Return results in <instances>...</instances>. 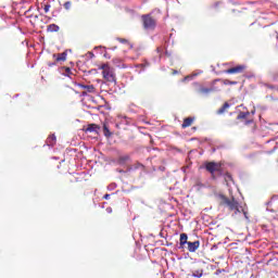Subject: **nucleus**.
Listing matches in <instances>:
<instances>
[{
    "mask_svg": "<svg viewBox=\"0 0 278 278\" xmlns=\"http://www.w3.org/2000/svg\"><path fill=\"white\" fill-rule=\"evenodd\" d=\"M62 73L70 77V75H73V72H71L70 67H62Z\"/></svg>",
    "mask_w": 278,
    "mask_h": 278,
    "instance_id": "4be33fe9",
    "label": "nucleus"
},
{
    "mask_svg": "<svg viewBox=\"0 0 278 278\" xmlns=\"http://www.w3.org/2000/svg\"><path fill=\"white\" fill-rule=\"evenodd\" d=\"M230 108V104L229 103H224L223 106L217 110V114L218 115H222V114H225L227 110H229Z\"/></svg>",
    "mask_w": 278,
    "mask_h": 278,
    "instance_id": "dca6fc26",
    "label": "nucleus"
},
{
    "mask_svg": "<svg viewBox=\"0 0 278 278\" xmlns=\"http://www.w3.org/2000/svg\"><path fill=\"white\" fill-rule=\"evenodd\" d=\"M138 167H144L143 165H141V164H138Z\"/></svg>",
    "mask_w": 278,
    "mask_h": 278,
    "instance_id": "c756f323",
    "label": "nucleus"
},
{
    "mask_svg": "<svg viewBox=\"0 0 278 278\" xmlns=\"http://www.w3.org/2000/svg\"><path fill=\"white\" fill-rule=\"evenodd\" d=\"M194 117H186L181 124V128L186 129L187 127H191V125L194 123Z\"/></svg>",
    "mask_w": 278,
    "mask_h": 278,
    "instance_id": "9b49d317",
    "label": "nucleus"
},
{
    "mask_svg": "<svg viewBox=\"0 0 278 278\" xmlns=\"http://www.w3.org/2000/svg\"><path fill=\"white\" fill-rule=\"evenodd\" d=\"M269 89H273V86H268Z\"/></svg>",
    "mask_w": 278,
    "mask_h": 278,
    "instance_id": "7c9ffc66",
    "label": "nucleus"
},
{
    "mask_svg": "<svg viewBox=\"0 0 278 278\" xmlns=\"http://www.w3.org/2000/svg\"><path fill=\"white\" fill-rule=\"evenodd\" d=\"M51 10V4H43V12L48 13Z\"/></svg>",
    "mask_w": 278,
    "mask_h": 278,
    "instance_id": "b1692460",
    "label": "nucleus"
},
{
    "mask_svg": "<svg viewBox=\"0 0 278 278\" xmlns=\"http://www.w3.org/2000/svg\"><path fill=\"white\" fill-rule=\"evenodd\" d=\"M98 70L101 71L102 78L104 81H108L110 84H116L117 78L115 68L111 67L109 63H103L99 65Z\"/></svg>",
    "mask_w": 278,
    "mask_h": 278,
    "instance_id": "f03ea898",
    "label": "nucleus"
},
{
    "mask_svg": "<svg viewBox=\"0 0 278 278\" xmlns=\"http://www.w3.org/2000/svg\"><path fill=\"white\" fill-rule=\"evenodd\" d=\"M179 241V249H184L186 244L190 243V241H188V235L186 232L180 233Z\"/></svg>",
    "mask_w": 278,
    "mask_h": 278,
    "instance_id": "1a4fd4ad",
    "label": "nucleus"
},
{
    "mask_svg": "<svg viewBox=\"0 0 278 278\" xmlns=\"http://www.w3.org/2000/svg\"><path fill=\"white\" fill-rule=\"evenodd\" d=\"M222 83L226 86L230 85V86H236L238 85V81H231L229 79H223Z\"/></svg>",
    "mask_w": 278,
    "mask_h": 278,
    "instance_id": "412c9836",
    "label": "nucleus"
},
{
    "mask_svg": "<svg viewBox=\"0 0 278 278\" xmlns=\"http://www.w3.org/2000/svg\"><path fill=\"white\" fill-rule=\"evenodd\" d=\"M52 58L54 59V61L56 63L65 62L66 58H67V53L66 52H62V53H59V54H53Z\"/></svg>",
    "mask_w": 278,
    "mask_h": 278,
    "instance_id": "9d476101",
    "label": "nucleus"
},
{
    "mask_svg": "<svg viewBox=\"0 0 278 278\" xmlns=\"http://www.w3.org/2000/svg\"><path fill=\"white\" fill-rule=\"evenodd\" d=\"M200 248V241L187 242V251L190 253H195Z\"/></svg>",
    "mask_w": 278,
    "mask_h": 278,
    "instance_id": "6e6552de",
    "label": "nucleus"
},
{
    "mask_svg": "<svg viewBox=\"0 0 278 278\" xmlns=\"http://www.w3.org/2000/svg\"><path fill=\"white\" fill-rule=\"evenodd\" d=\"M141 25L144 31H154L157 27V20L153 12L141 15Z\"/></svg>",
    "mask_w": 278,
    "mask_h": 278,
    "instance_id": "7ed1b4c3",
    "label": "nucleus"
},
{
    "mask_svg": "<svg viewBox=\"0 0 278 278\" xmlns=\"http://www.w3.org/2000/svg\"><path fill=\"white\" fill-rule=\"evenodd\" d=\"M202 275H203V269L202 268H198L197 270H194L192 273V277H194V278H201Z\"/></svg>",
    "mask_w": 278,
    "mask_h": 278,
    "instance_id": "a211bd4d",
    "label": "nucleus"
},
{
    "mask_svg": "<svg viewBox=\"0 0 278 278\" xmlns=\"http://www.w3.org/2000/svg\"><path fill=\"white\" fill-rule=\"evenodd\" d=\"M247 70L244 65H237L225 71L226 74H241Z\"/></svg>",
    "mask_w": 278,
    "mask_h": 278,
    "instance_id": "0eeeda50",
    "label": "nucleus"
},
{
    "mask_svg": "<svg viewBox=\"0 0 278 278\" xmlns=\"http://www.w3.org/2000/svg\"><path fill=\"white\" fill-rule=\"evenodd\" d=\"M103 200H104V201H109V200H110V194L103 195Z\"/></svg>",
    "mask_w": 278,
    "mask_h": 278,
    "instance_id": "a878e982",
    "label": "nucleus"
},
{
    "mask_svg": "<svg viewBox=\"0 0 278 278\" xmlns=\"http://www.w3.org/2000/svg\"><path fill=\"white\" fill-rule=\"evenodd\" d=\"M48 33H58L60 27L56 24H50L47 27Z\"/></svg>",
    "mask_w": 278,
    "mask_h": 278,
    "instance_id": "4468645a",
    "label": "nucleus"
},
{
    "mask_svg": "<svg viewBox=\"0 0 278 278\" xmlns=\"http://www.w3.org/2000/svg\"><path fill=\"white\" fill-rule=\"evenodd\" d=\"M217 81H220V79H215L208 87L212 90V93L220 91V88L216 86Z\"/></svg>",
    "mask_w": 278,
    "mask_h": 278,
    "instance_id": "ddd939ff",
    "label": "nucleus"
},
{
    "mask_svg": "<svg viewBox=\"0 0 278 278\" xmlns=\"http://www.w3.org/2000/svg\"><path fill=\"white\" fill-rule=\"evenodd\" d=\"M73 7V2L67 1L65 3H63V8H65L67 11Z\"/></svg>",
    "mask_w": 278,
    "mask_h": 278,
    "instance_id": "5701e85b",
    "label": "nucleus"
},
{
    "mask_svg": "<svg viewBox=\"0 0 278 278\" xmlns=\"http://www.w3.org/2000/svg\"><path fill=\"white\" fill-rule=\"evenodd\" d=\"M205 170L211 173L213 180H216L218 177L223 175L222 165L216 162H206Z\"/></svg>",
    "mask_w": 278,
    "mask_h": 278,
    "instance_id": "20e7f679",
    "label": "nucleus"
},
{
    "mask_svg": "<svg viewBox=\"0 0 278 278\" xmlns=\"http://www.w3.org/2000/svg\"><path fill=\"white\" fill-rule=\"evenodd\" d=\"M100 130V126L97 124H89L87 126V129H85L86 132H94V134H99Z\"/></svg>",
    "mask_w": 278,
    "mask_h": 278,
    "instance_id": "f8f14e48",
    "label": "nucleus"
},
{
    "mask_svg": "<svg viewBox=\"0 0 278 278\" xmlns=\"http://www.w3.org/2000/svg\"><path fill=\"white\" fill-rule=\"evenodd\" d=\"M78 87L81 88L83 90H85V91L81 92L83 97H86L88 93H94L96 92L94 85H83V84H79Z\"/></svg>",
    "mask_w": 278,
    "mask_h": 278,
    "instance_id": "423d86ee",
    "label": "nucleus"
},
{
    "mask_svg": "<svg viewBox=\"0 0 278 278\" xmlns=\"http://www.w3.org/2000/svg\"><path fill=\"white\" fill-rule=\"evenodd\" d=\"M220 206L226 207L228 211L233 212L235 215L243 214L245 219H249L248 208L239 204L236 198L229 199L226 195H219Z\"/></svg>",
    "mask_w": 278,
    "mask_h": 278,
    "instance_id": "f257e3e1",
    "label": "nucleus"
},
{
    "mask_svg": "<svg viewBox=\"0 0 278 278\" xmlns=\"http://www.w3.org/2000/svg\"><path fill=\"white\" fill-rule=\"evenodd\" d=\"M275 199H277L276 197H273L271 201H269L270 204H273V202L275 201Z\"/></svg>",
    "mask_w": 278,
    "mask_h": 278,
    "instance_id": "c85d7f7f",
    "label": "nucleus"
},
{
    "mask_svg": "<svg viewBox=\"0 0 278 278\" xmlns=\"http://www.w3.org/2000/svg\"><path fill=\"white\" fill-rule=\"evenodd\" d=\"M250 116V112H241L238 114L237 119H247Z\"/></svg>",
    "mask_w": 278,
    "mask_h": 278,
    "instance_id": "6ab92c4d",
    "label": "nucleus"
},
{
    "mask_svg": "<svg viewBox=\"0 0 278 278\" xmlns=\"http://www.w3.org/2000/svg\"><path fill=\"white\" fill-rule=\"evenodd\" d=\"M117 40H118L121 43H123V45H127V43H128V40H127V39L118 38Z\"/></svg>",
    "mask_w": 278,
    "mask_h": 278,
    "instance_id": "393cba45",
    "label": "nucleus"
},
{
    "mask_svg": "<svg viewBox=\"0 0 278 278\" xmlns=\"http://www.w3.org/2000/svg\"><path fill=\"white\" fill-rule=\"evenodd\" d=\"M193 87L195 88L198 93L203 94V96H208V94L213 93L212 90H214V89H211L210 87L202 86L199 83H193Z\"/></svg>",
    "mask_w": 278,
    "mask_h": 278,
    "instance_id": "39448f33",
    "label": "nucleus"
},
{
    "mask_svg": "<svg viewBox=\"0 0 278 278\" xmlns=\"http://www.w3.org/2000/svg\"><path fill=\"white\" fill-rule=\"evenodd\" d=\"M55 143H56V137H55V135L49 136L48 139H47V144H48L49 147H53Z\"/></svg>",
    "mask_w": 278,
    "mask_h": 278,
    "instance_id": "2eb2a0df",
    "label": "nucleus"
},
{
    "mask_svg": "<svg viewBox=\"0 0 278 278\" xmlns=\"http://www.w3.org/2000/svg\"><path fill=\"white\" fill-rule=\"evenodd\" d=\"M103 135L106 136L108 138L112 136L108 124H103Z\"/></svg>",
    "mask_w": 278,
    "mask_h": 278,
    "instance_id": "aec40b11",
    "label": "nucleus"
},
{
    "mask_svg": "<svg viewBox=\"0 0 278 278\" xmlns=\"http://www.w3.org/2000/svg\"><path fill=\"white\" fill-rule=\"evenodd\" d=\"M130 160L129 155H123L118 159V164L124 165Z\"/></svg>",
    "mask_w": 278,
    "mask_h": 278,
    "instance_id": "f3484780",
    "label": "nucleus"
},
{
    "mask_svg": "<svg viewBox=\"0 0 278 278\" xmlns=\"http://www.w3.org/2000/svg\"><path fill=\"white\" fill-rule=\"evenodd\" d=\"M55 65H56L55 62H53V63H48V66H49V67H53V66H55Z\"/></svg>",
    "mask_w": 278,
    "mask_h": 278,
    "instance_id": "bb28decb",
    "label": "nucleus"
},
{
    "mask_svg": "<svg viewBox=\"0 0 278 278\" xmlns=\"http://www.w3.org/2000/svg\"><path fill=\"white\" fill-rule=\"evenodd\" d=\"M226 178L231 180V175L230 174H226Z\"/></svg>",
    "mask_w": 278,
    "mask_h": 278,
    "instance_id": "cd10ccee",
    "label": "nucleus"
}]
</instances>
